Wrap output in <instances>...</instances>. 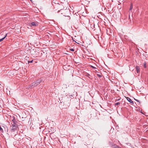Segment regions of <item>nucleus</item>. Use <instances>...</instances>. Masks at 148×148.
I'll use <instances>...</instances> for the list:
<instances>
[{
	"mask_svg": "<svg viewBox=\"0 0 148 148\" xmlns=\"http://www.w3.org/2000/svg\"><path fill=\"white\" fill-rule=\"evenodd\" d=\"M121 0H120V1H121Z\"/></svg>",
	"mask_w": 148,
	"mask_h": 148,
	"instance_id": "nucleus-17",
	"label": "nucleus"
},
{
	"mask_svg": "<svg viewBox=\"0 0 148 148\" xmlns=\"http://www.w3.org/2000/svg\"><path fill=\"white\" fill-rule=\"evenodd\" d=\"M126 99L129 102L132 104H134L133 102L130 98L127 97H126Z\"/></svg>",
	"mask_w": 148,
	"mask_h": 148,
	"instance_id": "nucleus-3",
	"label": "nucleus"
},
{
	"mask_svg": "<svg viewBox=\"0 0 148 148\" xmlns=\"http://www.w3.org/2000/svg\"><path fill=\"white\" fill-rule=\"evenodd\" d=\"M7 35V34H6L5 35L4 37H3L2 38L0 39V42L3 41V40L6 37Z\"/></svg>",
	"mask_w": 148,
	"mask_h": 148,
	"instance_id": "nucleus-7",
	"label": "nucleus"
},
{
	"mask_svg": "<svg viewBox=\"0 0 148 148\" xmlns=\"http://www.w3.org/2000/svg\"><path fill=\"white\" fill-rule=\"evenodd\" d=\"M135 100L136 101H137V102H139V103H140V102H139V100H137V99H135Z\"/></svg>",
	"mask_w": 148,
	"mask_h": 148,
	"instance_id": "nucleus-15",
	"label": "nucleus"
},
{
	"mask_svg": "<svg viewBox=\"0 0 148 148\" xmlns=\"http://www.w3.org/2000/svg\"><path fill=\"white\" fill-rule=\"evenodd\" d=\"M144 67L145 68H146V64H144Z\"/></svg>",
	"mask_w": 148,
	"mask_h": 148,
	"instance_id": "nucleus-16",
	"label": "nucleus"
},
{
	"mask_svg": "<svg viewBox=\"0 0 148 148\" xmlns=\"http://www.w3.org/2000/svg\"><path fill=\"white\" fill-rule=\"evenodd\" d=\"M70 50L71 51H74V49H70Z\"/></svg>",
	"mask_w": 148,
	"mask_h": 148,
	"instance_id": "nucleus-13",
	"label": "nucleus"
},
{
	"mask_svg": "<svg viewBox=\"0 0 148 148\" xmlns=\"http://www.w3.org/2000/svg\"><path fill=\"white\" fill-rule=\"evenodd\" d=\"M136 69L137 73H138L140 72L139 68L138 66H136Z\"/></svg>",
	"mask_w": 148,
	"mask_h": 148,
	"instance_id": "nucleus-6",
	"label": "nucleus"
},
{
	"mask_svg": "<svg viewBox=\"0 0 148 148\" xmlns=\"http://www.w3.org/2000/svg\"><path fill=\"white\" fill-rule=\"evenodd\" d=\"M33 62V60H31V61H29L28 62V63H32Z\"/></svg>",
	"mask_w": 148,
	"mask_h": 148,
	"instance_id": "nucleus-12",
	"label": "nucleus"
},
{
	"mask_svg": "<svg viewBox=\"0 0 148 148\" xmlns=\"http://www.w3.org/2000/svg\"><path fill=\"white\" fill-rule=\"evenodd\" d=\"M0 130L2 132H3V129H2V128H1V126H0Z\"/></svg>",
	"mask_w": 148,
	"mask_h": 148,
	"instance_id": "nucleus-10",
	"label": "nucleus"
},
{
	"mask_svg": "<svg viewBox=\"0 0 148 148\" xmlns=\"http://www.w3.org/2000/svg\"><path fill=\"white\" fill-rule=\"evenodd\" d=\"M112 147H113V148H121V147L118 146L116 145H115L114 144H113L112 145Z\"/></svg>",
	"mask_w": 148,
	"mask_h": 148,
	"instance_id": "nucleus-5",
	"label": "nucleus"
},
{
	"mask_svg": "<svg viewBox=\"0 0 148 148\" xmlns=\"http://www.w3.org/2000/svg\"><path fill=\"white\" fill-rule=\"evenodd\" d=\"M42 82V80L41 79H39L37 81H36V82H33L31 84V86L32 87H34L35 86H36L38 85L39 84L40 82Z\"/></svg>",
	"mask_w": 148,
	"mask_h": 148,
	"instance_id": "nucleus-1",
	"label": "nucleus"
},
{
	"mask_svg": "<svg viewBox=\"0 0 148 148\" xmlns=\"http://www.w3.org/2000/svg\"><path fill=\"white\" fill-rule=\"evenodd\" d=\"M11 127V130L12 132H14L15 131L17 130L18 126L16 124L13 122V123L12 124Z\"/></svg>",
	"mask_w": 148,
	"mask_h": 148,
	"instance_id": "nucleus-2",
	"label": "nucleus"
},
{
	"mask_svg": "<svg viewBox=\"0 0 148 148\" xmlns=\"http://www.w3.org/2000/svg\"><path fill=\"white\" fill-rule=\"evenodd\" d=\"M91 67L92 68H93V69H96V68L95 67H94V66H92V65L91 66Z\"/></svg>",
	"mask_w": 148,
	"mask_h": 148,
	"instance_id": "nucleus-11",
	"label": "nucleus"
},
{
	"mask_svg": "<svg viewBox=\"0 0 148 148\" xmlns=\"http://www.w3.org/2000/svg\"><path fill=\"white\" fill-rule=\"evenodd\" d=\"M120 104V103H119V102H118V103H115V105L117 106L119 105Z\"/></svg>",
	"mask_w": 148,
	"mask_h": 148,
	"instance_id": "nucleus-9",
	"label": "nucleus"
},
{
	"mask_svg": "<svg viewBox=\"0 0 148 148\" xmlns=\"http://www.w3.org/2000/svg\"><path fill=\"white\" fill-rule=\"evenodd\" d=\"M98 77H101V75H99L98 74Z\"/></svg>",
	"mask_w": 148,
	"mask_h": 148,
	"instance_id": "nucleus-14",
	"label": "nucleus"
},
{
	"mask_svg": "<svg viewBox=\"0 0 148 148\" xmlns=\"http://www.w3.org/2000/svg\"><path fill=\"white\" fill-rule=\"evenodd\" d=\"M37 23L35 22H33L31 23L30 24V26L32 27L33 26H36L37 25Z\"/></svg>",
	"mask_w": 148,
	"mask_h": 148,
	"instance_id": "nucleus-4",
	"label": "nucleus"
},
{
	"mask_svg": "<svg viewBox=\"0 0 148 148\" xmlns=\"http://www.w3.org/2000/svg\"><path fill=\"white\" fill-rule=\"evenodd\" d=\"M133 8V6L132 4L130 5V10H132Z\"/></svg>",
	"mask_w": 148,
	"mask_h": 148,
	"instance_id": "nucleus-8",
	"label": "nucleus"
}]
</instances>
